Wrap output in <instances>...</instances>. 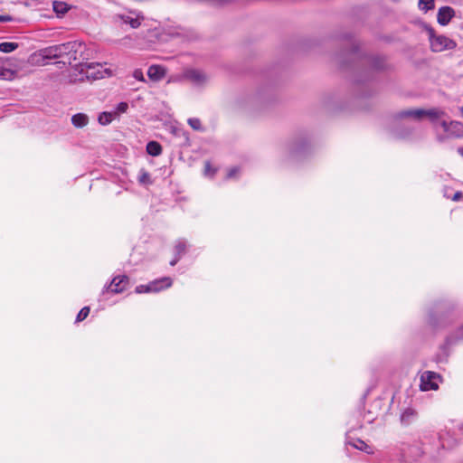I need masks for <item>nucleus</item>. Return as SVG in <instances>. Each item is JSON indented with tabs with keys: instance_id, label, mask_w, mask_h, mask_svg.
Listing matches in <instances>:
<instances>
[{
	"instance_id": "obj_6",
	"label": "nucleus",
	"mask_w": 463,
	"mask_h": 463,
	"mask_svg": "<svg viewBox=\"0 0 463 463\" xmlns=\"http://www.w3.org/2000/svg\"><path fill=\"white\" fill-rule=\"evenodd\" d=\"M144 16L136 11H128L124 14H118L113 16V22L120 26L129 25L130 28L136 29L141 25Z\"/></svg>"
},
{
	"instance_id": "obj_2",
	"label": "nucleus",
	"mask_w": 463,
	"mask_h": 463,
	"mask_svg": "<svg viewBox=\"0 0 463 463\" xmlns=\"http://www.w3.org/2000/svg\"><path fill=\"white\" fill-rule=\"evenodd\" d=\"M112 75V71L104 68L101 63H83L80 62L73 67L72 72L70 74L71 82H78L84 80H96Z\"/></svg>"
},
{
	"instance_id": "obj_27",
	"label": "nucleus",
	"mask_w": 463,
	"mask_h": 463,
	"mask_svg": "<svg viewBox=\"0 0 463 463\" xmlns=\"http://www.w3.org/2000/svg\"><path fill=\"white\" fill-rule=\"evenodd\" d=\"M394 137H397V138H402V139H405V138H409L411 137V131L409 130H406V131H395L393 133Z\"/></svg>"
},
{
	"instance_id": "obj_26",
	"label": "nucleus",
	"mask_w": 463,
	"mask_h": 463,
	"mask_svg": "<svg viewBox=\"0 0 463 463\" xmlns=\"http://www.w3.org/2000/svg\"><path fill=\"white\" fill-rule=\"evenodd\" d=\"M215 173H216V169L213 168L209 162H206L205 165H204V175H206L208 177H213Z\"/></svg>"
},
{
	"instance_id": "obj_3",
	"label": "nucleus",
	"mask_w": 463,
	"mask_h": 463,
	"mask_svg": "<svg viewBox=\"0 0 463 463\" xmlns=\"http://www.w3.org/2000/svg\"><path fill=\"white\" fill-rule=\"evenodd\" d=\"M173 281L170 277H163L154 279L146 285H136V282L127 275H118L113 278L109 287L107 289H126L127 288H135V289H165L172 287Z\"/></svg>"
},
{
	"instance_id": "obj_9",
	"label": "nucleus",
	"mask_w": 463,
	"mask_h": 463,
	"mask_svg": "<svg viewBox=\"0 0 463 463\" xmlns=\"http://www.w3.org/2000/svg\"><path fill=\"white\" fill-rule=\"evenodd\" d=\"M185 79L189 80L193 84L196 86H203L208 81V76L200 70L188 69L184 72Z\"/></svg>"
},
{
	"instance_id": "obj_33",
	"label": "nucleus",
	"mask_w": 463,
	"mask_h": 463,
	"mask_svg": "<svg viewBox=\"0 0 463 463\" xmlns=\"http://www.w3.org/2000/svg\"><path fill=\"white\" fill-rule=\"evenodd\" d=\"M454 5H463V0H451Z\"/></svg>"
},
{
	"instance_id": "obj_5",
	"label": "nucleus",
	"mask_w": 463,
	"mask_h": 463,
	"mask_svg": "<svg viewBox=\"0 0 463 463\" xmlns=\"http://www.w3.org/2000/svg\"><path fill=\"white\" fill-rule=\"evenodd\" d=\"M429 39L430 48L435 52H440L446 50H453L457 46V43L454 40L445 35H437L434 33L432 29H429Z\"/></svg>"
},
{
	"instance_id": "obj_35",
	"label": "nucleus",
	"mask_w": 463,
	"mask_h": 463,
	"mask_svg": "<svg viewBox=\"0 0 463 463\" xmlns=\"http://www.w3.org/2000/svg\"><path fill=\"white\" fill-rule=\"evenodd\" d=\"M460 112H461V115L463 117V106L460 108Z\"/></svg>"
},
{
	"instance_id": "obj_14",
	"label": "nucleus",
	"mask_w": 463,
	"mask_h": 463,
	"mask_svg": "<svg viewBox=\"0 0 463 463\" xmlns=\"http://www.w3.org/2000/svg\"><path fill=\"white\" fill-rule=\"evenodd\" d=\"M117 117V112L113 111H104L101 112L98 117V121L102 126H107L110 124L114 118Z\"/></svg>"
},
{
	"instance_id": "obj_10",
	"label": "nucleus",
	"mask_w": 463,
	"mask_h": 463,
	"mask_svg": "<svg viewBox=\"0 0 463 463\" xmlns=\"http://www.w3.org/2000/svg\"><path fill=\"white\" fill-rule=\"evenodd\" d=\"M454 16L455 10L452 7L442 6L438 11L437 21L440 25L446 26L449 24V22Z\"/></svg>"
},
{
	"instance_id": "obj_34",
	"label": "nucleus",
	"mask_w": 463,
	"mask_h": 463,
	"mask_svg": "<svg viewBox=\"0 0 463 463\" xmlns=\"http://www.w3.org/2000/svg\"><path fill=\"white\" fill-rule=\"evenodd\" d=\"M458 152L460 156H463V146L458 148Z\"/></svg>"
},
{
	"instance_id": "obj_23",
	"label": "nucleus",
	"mask_w": 463,
	"mask_h": 463,
	"mask_svg": "<svg viewBox=\"0 0 463 463\" xmlns=\"http://www.w3.org/2000/svg\"><path fill=\"white\" fill-rule=\"evenodd\" d=\"M90 307H82L80 312L78 313V316H77V318L76 320L78 322H80V321H83L90 314Z\"/></svg>"
},
{
	"instance_id": "obj_25",
	"label": "nucleus",
	"mask_w": 463,
	"mask_h": 463,
	"mask_svg": "<svg viewBox=\"0 0 463 463\" xmlns=\"http://www.w3.org/2000/svg\"><path fill=\"white\" fill-rule=\"evenodd\" d=\"M53 9L58 14H64L67 11L65 4L60 2L53 3Z\"/></svg>"
},
{
	"instance_id": "obj_29",
	"label": "nucleus",
	"mask_w": 463,
	"mask_h": 463,
	"mask_svg": "<svg viewBox=\"0 0 463 463\" xmlns=\"http://www.w3.org/2000/svg\"><path fill=\"white\" fill-rule=\"evenodd\" d=\"M463 198V194L461 192H456L454 195L451 197L452 201L458 202Z\"/></svg>"
},
{
	"instance_id": "obj_1",
	"label": "nucleus",
	"mask_w": 463,
	"mask_h": 463,
	"mask_svg": "<svg viewBox=\"0 0 463 463\" xmlns=\"http://www.w3.org/2000/svg\"><path fill=\"white\" fill-rule=\"evenodd\" d=\"M399 118H411L421 120L427 118L432 124L436 141L444 144L452 139L463 138V123L458 120H447V113L440 108L409 109L397 114Z\"/></svg>"
},
{
	"instance_id": "obj_28",
	"label": "nucleus",
	"mask_w": 463,
	"mask_h": 463,
	"mask_svg": "<svg viewBox=\"0 0 463 463\" xmlns=\"http://www.w3.org/2000/svg\"><path fill=\"white\" fill-rule=\"evenodd\" d=\"M133 77L138 81H145L144 73L140 69H137L133 71Z\"/></svg>"
},
{
	"instance_id": "obj_17",
	"label": "nucleus",
	"mask_w": 463,
	"mask_h": 463,
	"mask_svg": "<svg viewBox=\"0 0 463 463\" xmlns=\"http://www.w3.org/2000/svg\"><path fill=\"white\" fill-rule=\"evenodd\" d=\"M17 43H12V42H4L0 43V52L4 53H9L14 52L18 48Z\"/></svg>"
},
{
	"instance_id": "obj_30",
	"label": "nucleus",
	"mask_w": 463,
	"mask_h": 463,
	"mask_svg": "<svg viewBox=\"0 0 463 463\" xmlns=\"http://www.w3.org/2000/svg\"><path fill=\"white\" fill-rule=\"evenodd\" d=\"M13 18L10 15H0V23L11 22Z\"/></svg>"
},
{
	"instance_id": "obj_24",
	"label": "nucleus",
	"mask_w": 463,
	"mask_h": 463,
	"mask_svg": "<svg viewBox=\"0 0 463 463\" xmlns=\"http://www.w3.org/2000/svg\"><path fill=\"white\" fill-rule=\"evenodd\" d=\"M128 109V104L127 102H120L115 108L113 112H117V116L120 113H125Z\"/></svg>"
},
{
	"instance_id": "obj_18",
	"label": "nucleus",
	"mask_w": 463,
	"mask_h": 463,
	"mask_svg": "<svg viewBox=\"0 0 463 463\" xmlns=\"http://www.w3.org/2000/svg\"><path fill=\"white\" fill-rule=\"evenodd\" d=\"M349 444L351 446H353L354 448L359 449V450H362V451H364L368 454L372 453V450H371V448L370 446H368L364 441H363L362 439H356L355 441L354 442H349Z\"/></svg>"
},
{
	"instance_id": "obj_13",
	"label": "nucleus",
	"mask_w": 463,
	"mask_h": 463,
	"mask_svg": "<svg viewBox=\"0 0 463 463\" xmlns=\"http://www.w3.org/2000/svg\"><path fill=\"white\" fill-rule=\"evenodd\" d=\"M71 123L75 128H83L89 123V117L84 113H77L71 117Z\"/></svg>"
},
{
	"instance_id": "obj_16",
	"label": "nucleus",
	"mask_w": 463,
	"mask_h": 463,
	"mask_svg": "<svg viewBox=\"0 0 463 463\" xmlns=\"http://www.w3.org/2000/svg\"><path fill=\"white\" fill-rule=\"evenodd\" d=\"M146 152L152 156H157L162 153V146L156 141H149L146 145Z\"/></svg>"
},
{
	"instance_id": "obj_12",
	"label": "nucleus",
	"mask_w": 463,
	"mask_h": 463,
	"mask_svg": "<svg viewBox=\"0 0 463 463\" xmlns=\"http://www.w3.org/2000/svg\"><path fill=\"white\" fill-rule=\"evenodd\" d=\"M187 243L184 240H179L175 245V258L170 261L171 266H175L180 258L185 253Z\"/></svg>"
},
{
	"instance_id": "obj_21",
	"label": "nucleus",
	"mask_w": 463,
	"mask_h": 463,
	"mask_svg": "<svg viewBox=\"0 0 463 463\" xmlns=\"http://www.w3.org/2000/svg\"><path fill=\"white\" fill-rule=\"evenodd\" d=\"M13 75V71L5 67L4 63L0 61V79H9Z\"/></svg>"
},
{
	"instance_id": "obj_15",
	"label": "nucleus",
	"mask_w": 463,
	"mask_h": 463,
	"mask_svg": "<svg viewBox=\"0 0 463 463\" xmlns=\"http://www.w3.org/2000/svg\"><path fill=\"white\" fill-rule=\"evenodd\" d=\"M417 412L411 408H407L401 415V420L403 424L409 425L416 418Z\"/></svg>"
},
{
	"instance_id": "obj_8",
	"label": "nucleus",
	"mask_w": 463,
	"mask_h": 463,
	"mask_svg": "<svg viewBox=\"0 0 463 463\" xmlns=\"http://www.w3.org/2000/svg\"><path fill=\"white\" fill-rule=\"evenodd\" d=\"M64 44L73 45V47H71V50L70 49L68 50L69 52L66 51V53H64V57L67 58L69 63L80 60L82 56L83 52L86 49L85 43L77 41L68 42Z\"/></svg>"
},
{
	"instance_id": "obj_31",
	"label": "nucleus",
	"mask_w": 463,
	"mask_h": 463,
	"mask_svg": "<svg viewBox=\"0 0 463 463\" xmlns=\"http://www.w3.org/2000/svg\"><path fill=\"white\" fill-rule=\"evenodd\" d=\"M238 172V169L237 168H232L229 171L228 173V177L229 178H232V177H234L236 173Z\"/></svg>"
},
{
	"instance_id": "obj_32",
	"label": "nucleus",
	"mask_w": 463,
	"mask_h": 463,
	"mask_svg": "<svg viewBox=\"0 0 463 463\" xmlns=\"http://www.w3.org/2000/svg\"><path fill=\"white\" fill-rule=\"evenodd\" d=\"M449 187H444V189H443V195H444V197H446V198H449Z\"/></svg>"
},
{
	"instance_id": "obj_19",
	"label": "nucleus",
	"mask_w": 463,
	"mask_h": 463,
	"mask_svg": "<svg viewBox=\"0 0 463 463\" xmlns=\"http://www.w3.org/2000/svg\"><path fill=\"white\" fill-rule=\"evenodd\" d=\"M418 6L421 11L428 12L434 8V0H419Z\"/></svg>"
},
{
	"instance_id": "obj_22",
	"label": "nucleus",
	"mask_w": 463,
	"mask_h": 463,
	"mask_svg": "<svg viewBox=\"0 0 463 463\" xmlns=\"http://www.w3.org/2000/svg\"><path fill=\"white\" fill-rule=\"evenodd\" d=\"M189 126L194 130H202L201 121L197 118H191L187 120Z\"/></svg>"
},
{
	"instance_id": "obj_7",
	"label": "nucleus",
	"mask_w": 463,
	"mask_h": 463,
	"mask_svg": "<svg viewBox=\"0 0 463 463\" xmlns=\"http://www.w3.org/2000/svg\"><path fill=\"white\" fill-rule=\"evenodd\" d=\"M439 378V374L431 371L424 372L420 376V390L427 391H436L439 388L437 380Z\"/></svg>"
},
{
	"instance_id": "obj_4",
	"label": "nucleus",
	"mask_w": 463,
	"mask_h": 463,
	"mask_svg": "<svg viewBox=\"0 0 463 463\" xmlns=\"http://www.w3.org/2000/svg\"><path fill=\"white\" fill-rule=\"evenodd\" d=\"M73 45L57 44L39 50L32 55L33 61L38 65H45L46 61L64 57L66 51L69 52Z\"/></svg>"
},
{
	"instance_id": "obj_11",
	"label": "nucleus",
	"mask_w": 463,
	"mask_h": 463,
	"mask_svg": "<svg viewBox=\"0 0 463 463\" xmlns=\"http://www.w3.org/2000/svg\"><path fill=\"white\" fill-rule=\"evenodd\" d=\"M165 75V69L161 65H151L147 70V76L154 81L162 80Z\"/></svg>"
},
{
	"instance_id": "obj_20",
	"label": "nucleus",
	"mask_w": 463,
	"mask_h": 463,
	"mask_svg": "<svg viewBox=\"0 0 463 463\" xmlns=\"http://www.w3.org/2000/svg\"><path fill=\"white\" fill-rule=\"evenodd\" d=\"M138 181L140 184H152V180H151L149 173H147L145 170L140 171L139 176H138Z\"/></svg>"
}]
</instances>
